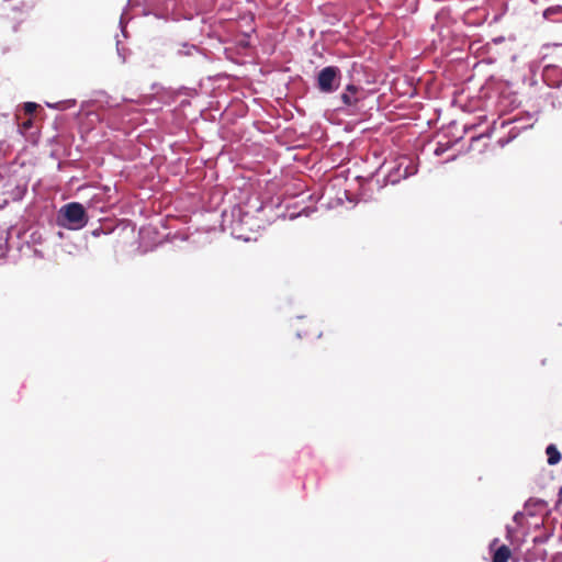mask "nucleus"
Returning <instances> with one entry per match:
<instances>
[{
  "mask_svg": "<svg viewBox=\"0 0 562 562\" xmlns=\"http://www.w3.org/2000/svg\"><path fill=\"white\" fill-rule=\"evenodd\" d=\"M59 223L69 229H80L88 223V215L82 204L70 202L59 211Z\"/></svg>",
  "mask_w": 562,
  "mask_h": 562,
  "instance_id": "obj_1",
  "label": "nucleus"
},
{
  "mask_svg": "<svg viewBox=\"0 0 562 562\" xmlns=\"http://www.w3.org/2000/svg\"><path fill=\"white\" fill-rule=\"evenodd\" d=\"M341 71L337 66L323 68L316 78L317 88L323 93H331L339 88Z\"/></svg>",
  "mask_w": 562,
  "mask_h": 562,
  "instance_id": "obj_2",
  "label": "nucleus"
},
{
  "mask_svg": "<svg viewBox=\"0 0 562 562\" xmlns=\"http://www.w3.org/2000/svg\"><path fill=\"white\" fill-rule=\"evenodd\" d=\"M360 91V88L355 85H348L346 87L345 92L341 94L340 99L345 105L351 106L356 105L359 101L358 93Z\"/></svg>",
  "mask_w": 562,
  "mask_h": 562,
  "instance_id": "obj_3",
  "label": "nucleus"
},
{
  "mask_svg": "<svg viewBox=\"0 0 562 562\" xmlns=\"http://www.w3.org/2000/svg\"><path fill=\"white\" fill-rule=\"evenodd\" d=\"M512 551L506 544H502L493 554L492 562H508Z\"/></svg>",
  "mask_w": 562,
  "mask_h": 562,
  "instance_id": "obj_4",
  "label": "nucleus"
},
{
  "mask_svg": "<svg viewBox=\"0 0 562 562\" xmlns=\"http://www.w3.org/2000/svg\"><path fill=\"white\" fill-rule=\"evenodd\" d=\"M543 16L547 20H550V21H553V22H561L562 21V7L557 5V7L548 8L543 12Z\"/></svg>",
  "mask_w": 562,
  "mask_h": 562,
  "instance_id": "obj_5",
  "label": "nucleus"
},
{
  "mask_svg": "<svg viewBox=\"0 0 562 562\" xmlns=\"http://www.w3.org/2000/svg\"><path fill=\"white\" fill-rule=\"evenodd\" d=\"M546 453L550 465H554L560 462L561 453L554 445H549L546 449Z\"/></svg>",
  "mask_w": 562,
  "mask_h": 562,
  "instance_id": "obj_6",
  "label": "nucleus"
},
{
  "mask_svg": "<svg viewBox=\"0 0 562 562\" xmlns=\"http://www.w3.org/2000/svg\"><path fill=\"white\" fill-rule=\"evenodd\" d=\"M37 108L36 103L27 102L24 104V110L26 113H33Z\"/></svg>",
  "mask_w": 562,
  "mask_h": 562,
  "instance_id": "obj_7",
  "label": "nucleus"
}]
</instances>
